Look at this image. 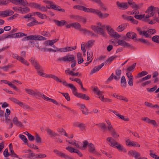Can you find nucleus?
<instances>
[{
  "instance_id": "obj_52",
  "label": "nucleus",
  "mask_w": 159,
  "mask_h": 159,
  "mask_svg": "<svg viewBox=\"0 0 159 159\" xmlns=\"http://www.w3.org/2000/svg\"><path fill=\"white\" fill-rule=\"evenodd\" d=\"M117 57V56L116 55L112 56L109 58L107 60L106 63H107L109 62L111 63L115 58Z\"/></svg>"
},
{
  "instance_id": "obj_61",
  "label": "nucleus",
  "mask_w": 159,
  "mask_h": 159,
  "mask_svg": "<svg viewBox=\"0 0 159 159\" xmlns=\"http://www.w3.org/2000/svg\"><path fill=\"white\" fill-rule=\"evenodd\" d=\"M79 30L80 31L82 32L84 34H88L90 33V31L89 30L85 28L84 29L80 28Z\"/></svg>"
},
{
  "instance_id": "obj_42",
  "label": "nucleus",
  "mask_w": 159,
  "mask_h": 159,
  "mask_svg": "<svg viewBox=\"0 0 159 159\" xmlns=\"http://www.w3.org/2000/svg\"><path fill=\"white\" fill-rule=\"evenodd\" d=\"M149 152V155L155 159H159V156H158L155 153H153L152 150H150Z\"/></svg>"
},
{
  "instance_id": "obj_16",
  "label": "nucleus",
  "mask_w": 159,
  "mask_h": 159,
  "mask_svg": "<svg viewBox=\"0 0 159 159\" xmlns=\"http://www.w3.org/2000/svg\"><path fill=\"white\" fill-rule=\"evenodd\" d=\"M97 15L100 18L104 19L108 17L109 14L107 13H105L103 14L101 11L99 10L98 12H97Z\"/></svg>"
},
{
  "instance_id": "obj_60",
  "label": "nucleus",
  "mask_w": 159,
  "mask_h": 159,
  "mask_svg": "<svg viewBox=\"0 0 159 159\" xmlns=\"http://www.w3.org/2000/svg\"><path fill=\"white\" fill-rule=\"evenodd\" d=\"M75 142V144L74 145H75L77 148L81 149V143L78 141H76Z\"/></svg>"
},
{
  "instance_id": "obj_22",
  "label": "nucleus",
  "mask_w": 159,
  "mask_h": 159,
  "mask_svg": "<svg viewBox=\"0 0 159 159\" xmlns=\"http://www.w3.org/2000/svg\"><path fill=\"white\" fill-rule=\"evenodd\" d=\"M98 9H95L92 8H86L85 7V12L93 13L97 15V12H98Z\"/></svg>"
},
{
  "instance_id": "obj_53",
  "label": "nucleus",
  "mask_w": 159,
  "mask_h": 159,
  "mask_svg": "<svg viewBox=\"0 0 159 159\" xmlns=\"http://www.w3.org/2000/svg\"><path fill=\"white\" fill-rule=\"evenodd\" d=\"M34 35H30L26 37L23 39V41L28 40H34Z\"/></svg>"
},
{
  "instance_id": "obj_54",
  "label": "nucleus",
  "mask_w": 159,
  "mask_h": 159,
  "mask_svg": "<svg viewBox=\"0 0 159 159\" xmlns=\"http://www.w3.org/2000/svg\"><path fill=\"white\" fill-rule=\"evenodd\" d=\"M152 40L154 42L159 43V36L155 35L152 38Z\"/></svg>"
},
{
  "instance_id": "obj_36",
  "label": "nucleus",
  "mask_w": 159,
  "mask_h": 159,
  "mask_svg": "<svg viewBox=\"0 0 159 159\" xmlns=\"http://www.w3.org/2000/svg\"><path fill=\"white\" fill-rule=\"evenodd\" d=\"M39 24H40V23H39L37 20L35 19H34L33 21L28 23L27 25L28 26L31 27L35 25H38Z\"/></svg>"
},
{
  "instance_id": "obj_47",
  "label": "nucleus",
  "mask_w": 159,
  "mask_h": 159,
  "mask_svg": "<svg viewBox=\"0 0 159 159\" xmlns=\"http://www.w3.org/2000/svg\"><path fill=\"white\" fill-rule=\"evenodd\" d=\"M10 0H0V6H4L8 4Z\"/></svg>"
},
{
  "instance_id": "obj_21",
  "label": "nucleus",
  "mask_w": 159,
  "mask_h": 159,
  "mask_svg": "<svg viewBox=\"0 0 159 159\" xmlns=\"http://www.w3.org/2000/svg\"><path fill=\"white\" fill-rule=\"evenodd\" d=\"M54 22L58 26H62L65 25L67 24V22L64 20L59 21L57 20H55Z\"/></svg>"
},
{
  "instance_id": "obj_51",
  "label": "nucleus",
  "mask_w": 159,
  "mask_h": 159,
  "mask_svg": "<svg viewBox=\"0 0 159 159\" xmlns=\"http://www.w3.org/2000/svg\"><path fill=\"white\" fill-rule=\"evenodd\" d=\"M89 143L87 141H85L83 142V145L82 146H81V149L82 150H84L85 149L87 146L89 147Z\"/></svg>"
},
{
  "instance_id": "obj_40",
  "label": "nucleus",
  "mask_w": 159,
  "mask_h": 159,
  "mask_svg": "<svg viewBox=\"0 0 159 159\" xmlns=\"http://www.w3.org/2000/svg\"><path fill=\"white\" fill-rule=\"evenodd\" d=\"M40 4H38L35 2H32L30 4V6L31 7L38 9L40 7Z\"/></svg>"
},
{
  "instance_id": "obj_19",
  "label": "nucleus",
  "mask_w": 159,
  "mask_h": 159,
  "mask_svg": "<svg viewBox=\"0 0 159 159\" xmlns=\"http://www.w3.org/2000/svg\"><path fill=\"white\" fill-rule=\"evenodd\" d=\"M126 37L129 39H134L136 38L137 35L135 33L130 32L127 33L126 34Z\"/></svg>"
},
{
  "instance_id": "obj_26",
  "label": "nucleus",
  "mask_w": 159,
  "mask_h": 159,
  "mask_svg": "<svg viewBox=\"0 0 159 159\" xmlns=\"http://www.w3.org/2000/svg\"><path fill=\"white\" fill-rule=\"evenodd\" d=\"M26 92L28 94L33 96H36L38 95V92H35L33 90L30 89H25Z\"/></svg>"
},
{
  "instance_id": "obj_62",
  "label": "nucleus",
  "mask_w": 159,
  "mask_h": 159,
  "mask_svg": "<svg viewBox=\"0 0 159 159\" xmlns=\"http://www.w3.org/2000/svg\"><path fill=\"white\" fill-rule=\"evenodd\" d=\"M145 17V14L136 15L134 16V17L138 20H141Z\"/></svg>"
},
{
  "instance_id": "obj_3",
  "label": "nucleus",
  "mask_w": 159,
  "mask_h": 159,
  "mask_svg": "<svg viewBox=\"0 0 159 159\" xmlns=\"http://www.w3.org/2000/svg\"><path fill=\"white\" fill-rule=\"evenodd\" d=\"M128 155L134 157L135 159H148L145 157H141L140 153L135 150H130L129 151Z\"/></svg>"
},
{
  "instance_id": "obj_10",
  "label": "nucleus",
  "mask_w": 159,
  "mask_h": 159,
  "mask_svg": "<svg viewBox=\"0 0 159 159\" xmlns=\"http://www.w3.org/2000/svg\"><path fill=\"white\" fill-rule=\"evenodd\" d=\"M94 90L96 94L97 95L96 97L100 98L102 101V100L104 98V95L102 94L104 93L103 92L100 91L97 88H95Z\"/></svg>"
},
{
  "instance_id": "obj_4",
  "label": "nucleus",
  "mask_w": 159,
  "mask_h": 159,
  "mask_svg": "<svg viewBox=\"0 0 159 159\" xmlns=\"http://www.w3.org/2000/svg\"><path fill=\"white\" fill-rule=\"evenodd\" d=\"M116 3L117 7L121 10H126L129 7L128 4L126 2H120L117 1Z\"/></svg>"
},
{
  "instance_id": "obj_29",
  "label": "nucleus",
  "mask_w": 159,
  "mask_h": 159,
  "mask_svg": "<svg viewBox=\"0 0 159 159\" xmlns=\"http://www.w3.org/2000/svg\"><path fill=\"white\" fill-rule=\"evenodd\" d=\"M47 78H52L57 82H62L61 80L60 79H59L57 77L54 75H47Z\"/></svg>"
},
{
  "instance_id": "obj_46",
  "label": "nucleus",
  "mask_w": 159,
  "mask_h": 159,
  "mask_svg": "<svg viewBox=\"0 0 159 159\" xmlns=\"http://www.w3.org/2000/svg\"><path fill=\"white\" fill-rule=\"evenodd\" d=\"M19 136L20 139H21L25 143H27L28 140L25 135L20 134L19 135Z\"/></svg>"
},
{
  "instance_id": "obj_5",
  "label": "nucleus",
  "mask_w": 159,
  "mask_h": 159,
  "mask_svg": "<svg viewBox=\"0 0 159 159\" xmlns=\"http://www.w3.org/2000/svg\"><path fill=\"white\" fill-rule=\"evenodd\" d=\"M58 60L61 61H71L75 60V57L73 55H67L59 58Z\"/></svg>"
},
{
  "instance_id": "obj_41",
  "label": "nucleus",
  "mask_w": 159,
  "mask_h": 159,
  "mask_svg": "<svg viewBox=\"0 0 159 159\" xmlns=\"http://www.w3.org/2000/svg\"><path fill=\"white\" fill-rule=\"evenodd\" d=\"M88 148H89V151L90 152H93L95 151L94 146L92 143H89V144Z\"/></svg>"
},
{
  "instance_id": "obj_33",
  "label": "nucleus",
  "mask_w": 159,
  "mask_h": 159,
  "mask_svg": "<svg viewBox=\"0 0 159 159\" xmlns=\"http://www.w3.org/2000/svg\"><path fill=\"white\" fill-rule=\"evenodd\" d=\"M43 2L49 6V7L47 6H46V7L48 9H51L53 6V5L54 4L52 2L48 0H44L43 1Z\"/></svg>"
},
{
  "instance_id": "obj_6",
  "label": "nucleus",
  "mask_w": 159,
  "mask_h": 159,
  "mask_svg": "<svg viewBox=\"0 0 159 159\" xmlns=\"http://www.w3.org/2000/svg\"><path fill=\"white\" fill-rule=\"evenodd\" d=\"M14 12L10 10L0 11V16L5 17L13 15Z\"/></svg>"
},
{
  "instance_id": "obj_24",
  "label": "nucleus",
  "mask_w": 159,
  "mask_h": 159,
  "mask_svg": "<svg viewBox=\"0 0 159 159\" xmlns=\"http://www.w3.org/2000/svg\"><path fill=\"white\" fill-rule=\"evenodd\" d=\"M30 9L28 7H20V12L22 14H25L30 12Z\"/></svg>"
},
{
  "instance_id": "obj_57",
  "label": "nucleus",
  "mask_w": 159,
  "mask_h": 159,
  "mask_svg": "<svg viewBox=\"0 0 159 159\" xmlns=\"http://www.w3.org/2000/svg\"><path fill=\"white\" fill-rule=\"evenodd\" d=\"M60 93L62 94V95L65 97V98L67 100V101H70V97L68 93Z\"/></svg>"
},
{
  "instance_id": "obj_13",
  "label": "nucleus",
  "mask_w": 159,
  "mask_h": 159,
  "mask_svg": "<svg viewBox=\"0 0 159 159\" xmlns=\"http://www.w3.org/2000/svg\"><path fill=\"white\" fill-rule=\"evenodd\" d=\"M30 61L37 70H39L40 69L41 67L37 61H35L34 59H31L30 60Z\"/></svg>"
},
{
  "instance_id": "obj_1",
  "label": "nucleus",
  "mask_w": 159,
  "mask_h": 159,
  "mask_svg": "<svg viewBox=\"0 0 159 159\" xmlns=\"http://www.w3.org/2000/svg\"><path fill=\"white\" fill-rule=\"evenodd\" d=\"M97 25V26L92 25L91 27V29L95 33L99 34L103 37L106 36L107 34L104 30L106 27L108 34L111 37L116 39H119L121 37L120 34L116 32L111 25H107L106 26L105 25H102L100 22L98 23Z\"/></svg>"
},
{
  "instance_id": "obj_48",
  "label": "nucleus",
  "mask_w": 159,
  "mask_h": 159,
  "mask_svg": "<svg viewBox=\"0 0 159 159\" xmlns=\"http://www.w3.org/2000/svg\"><path fill=\"white\" fill-rule=\"evenodd\" d=\"M73 27L76 29L80 30L81 28V25L78 23H73Z\"/></svg>"
},
{
  "instance_id": "obj_28",
  "label": "nucleus",
  "mask_w": 159,
  "mask_h": 159,
  "mask_svg": "<svg viewBox=\"0 0 159 159\" xmlns=\"http://www.w3.org/2000/svg\"><path fill=\"white\" fill-rule=\"evenodd\" d=\"M77 57L78 64H80L83 62L84 60L81 53L80 52H78L77 54Z\"/></svg>"
},
{
  "instance_id": "obj_45",
  "label": "nucleus",
  "mask_w": 159,
  "mask_h": 159,
  "mask_svg": "<svg viewBox=\"0 0 159 159\" xmlns=\"http://www.w3.org/2000/svg\"><path fill=\"white\" fill-rule=\"evenodd\" d=\"M74 9H76L78 10H82L85 11V7L81 5H75L73 7Z\"/></svg>"
},
{
  "instance_id": "obj_31",
  "label": "nucleus",
  "mask_w": 159,
  "mask_h": 159,
  "mask_svg": "<svg viewBox=\"0 0 159 159\" xmlns=\"http://www.w3.org/2000/svg\"><path fill=\"white\" fill-rule=\"evenodd\" d=\"M121 86L122 87L125 88L126 85V81L125 76H122L121 79Z\"/></svg>"
},
{
  "instance_id": "obj_2",
  "label": "nucleus",
  "mask_w": 159,
  "mask_h": 159,
  "mask_svg": "<svg viewBox=\"0 0 159 159\" xmlns=\"http://www.w3.org/2000/svg\"><path fill=\"white\" fill-rule=\"evenodd\" d=\"M156 8H158V7H154L153 6L149 7L146 11L145 13H147L145 17L146 19H148L150 17L153 16L157 11Z\"/></svg>"
},
{
  "instance_id": "obj_14",
  "label": "nucleus",
  "mask_w": 159,
  "mask_h": 159,
  "mask_svg": "<svg viewBox=\"0 0 159 159\" xmlns=\"http://www.w3.org/2000/svg\"><path fill=\"white\" fill-rule=\"evenodd\" d=\"M107 140L110 143L109 144L111 146L113 147H115V146L117 142H116L114 139L111 137H108L107 139Z\"/></svg>"
},
{
  "instance_id": "obj_30",
  "label": "nucleus",
  "mask_w": 159,
  "mask_h": 159,
  "mask_svg": "<svg viewBox=\"0 0 159 159\" xmlns=\"http://www.w3.org/2000/svg\"><path fill=\"white\" fill-rule=\"evenodd\" d=\"M16 5H20L22 6H26L28 4V2L26 0H18Z\"/></svg>"
},
{
  "instance_id": "obj_27",
  "label": "nucleus",
  "mask_w": 159,
  "mask_h": 159,
  "mask_svg": "<svg viewBox=\"0 0 159 159\" xmlns=\"http://www.w3.org/2000/svg\"><path fill=\"white\" fill-rule=\"evenodd\" d=\"M114 113L117 116L119 117L121 119L127 121H128L129 120V119L128 118H125L123 116L121 115L117 111H114Z\"/></svg>"
},
{
  "instance_id": "obj_11",
  "label": "nucleus",
  "mask_w": 159,
  "mask_h": 159,
  "mask_svg": "<svg viewBox=\"0 0 159 159\" xmlns=\"http://www.w3.org/2000/svg\"><path fill=\"white\" fill-rule=\"evenodd\" d=\"M137 30L140 35L144 36L146 38L150 37L148 30L146 31H142L140 28H137Z\"/></svg>"
},
{
  "instance_id": "obj_63",
  "label": "nucleus",
  "mask_w": 159,
  "mask_h": 159,
  "mask_svg": "<svg viewBox=\"0 0 159 159\" xmlns=\"http://www.w3.org/2000/svg\"><path fill=\"white\" fill-rule=\"evenodd\" d=\"M35 141L37 143H39L41 142V138L39 135L38 134H37L35 136Z\"/></svg>"
},
{
  "instance_id": "obj_58",
  "label": "nucleus",
  "mask_w": 159,
  "mask_h": 159,
  "mask_svg": "<svg viewBox=\"0 0 159 159\" xmlns=\"http://www.w3.org/2000/svg\"><path fill=\"white\" fill-rule=\"evenodd\" d=\"M15 34L16 37L18 38H20L23 36H27V34L23 33H16Z\"/></svg>"
},
{
  "instance_id": "obj_39",
  "label": "nucleus",
  "mask_w": 159,
  "mask_h": 159,
  "mask_svg": "<svg viewBox=\"0 0 159 159\" xmlns=\"http://www.w3.org/2000/svg\"><path fill=\"white\" fill-rule=\"evenodd\" d=\"M122 17L124 19H126L127 20L130 21L131 23L134 19V18L132 16H127L126 15H123Z\"/></svg>"
},
{
  "instance_id": "obj_37",
  "label": "nucleus",
  "mask_w": 159,
  "mask_h": 159,
  "mask_svg": "<svg viewBox=\"0 0 159 159\" xmlns=\"http://www.w3.org/2000/svg\"><path fill=\"white\" fill-rule=\"evenodd\" d=\"M34 40H44L47 39L42 36L39 35H34Z\"/></svg>"
},
{
  "instance_id": "obj_38",
  "label": "nucleus",
  "mask_w": 159,
  "mask_h": 159,
  "mask_svg": "<svg viewBox=\"0 0 159 159\" xmlns=\"http://www.w3.org/2000/svg\"><path fill=\"white\" fill-rule=\"evenodd\" d=\"M18 60L21 63L24 64L27 66H29L30 65L29 63L26 60H25L24 58L20 56L18 59Z\"/></svg>"
},
{
  "instance_id": "obj_50",
  "label": "nucleus",
  "mask_w": 159,
  "mask_h": 159,
  "mask_svg": "<svg viewBox=\"0 0 159 159\" xmlns=\"http://www.w3.org/2000/svg\"><path fill=\"white\" fill-rule=\"evenodd\" d=\"M38 95H40V96L44 100H45L47 101H48L49 100L48 99H50V98L47 97V96H45L44 94L41 93L40 92H38Z\"/></svg>"
},
{
  "instance_id": "obj_12",
  "label": "nucleus",
  "mask_w": 159,
  "mask_h": 159,
  "mask_svg": "<svg viewBox=\"0 0 159 159\" xmlns=\"http://www.w3.org/2000/svg\"><path fill=\"white\" fill-rule=\"evenodd\" d=\"M104 63H102L100 65L94 67L91 70L90 74L92 75L98 71L104 66Z\"/></svg>"
},
{
  "instance_id": "obj_56",
  "label": "nucleus",
  "mask_w": 159,
  "mask_h": 159,
  "mask_svg": "<svg viewBox=\"0 0 159 159\" xmlns=\"http://www.w3.org/2000/svg\"><path fill=\"white\" fill-rule=\"evenodd\" d=\"M58 40V39H56L53 40H48V41L49 42V45L52 46L54 43H56Z\"/></svg>"
},
{
  "instance_id": "obj_18",
  "label": "nucleus",
  "mask_w": 159,
  "mask_h": 159,
  "mask_svg": "<svg viewBox=\"0 0 159 159\" xmlns=\"http://www.w3.org/2000/svg\"><path fill=\"white\" fill-rule=\"evenodd\" d=\"M74 125L75 127H78L80 129L82 130L84 129L86 127L85 125L83 123L78 122H75Z\"/></svg>"
},
{
  "instance_id": "obj_32",
  "label": "nucleus",
  "mask_w": 159,
  "mask_h": 159,
  "mask_svg": "<svg viewBox=\"0 0 159 159\" xmlns=\"http://www.w3.org/2000/svg\"><path fill=\"white\" fill-rule=\"evenodd\" d=\"M70 88L72 90L73 93L76 96L78 94L77 89L73 84H70Z\"/></svg>"
},
{
  "instance_id": "obj_15",
  "label": "nucleus",
  "mask_w": 159,
  "mask_h": 159,
  "mask_svg": "<svg viewBox=\"0 0 159 159\" xmlns=\"http://www.w3.org/2000/svg\"><path fill=\"white\" fill-rule=\"evenodd\" d=\"M114 148H116L120 152H127L126 149L123 146L118 143H117Z\"/></svg>"
},
{
  "instance_id": "obj_64",
  "label": "nucleus",
  "mask_w": 159,
  "mask_h": 159,
  "mask_svg": "<svg viewBox=\"0 0 159 159\" xmlns=\"http://www.w3.org/2000/svg\"><path fill=\"white\" fill-rule=\"evenodd\" d=\"M41 34L45 37H50L51 36L50 34L48 32L43 31L42 32Z\"/></svg>"
},
{
  "instance_id": "obj_9",
  "label": "nucleus",
  "mask_w": 159,
  "mask_h": 159,
  "mask_svg": "<svg viewBox=\"0 0 159 159\" xmlns=\"http://www.w3.org/2000/svg\"><path fill=\"white\" fill-rule=\"evenodd\" d=\"M126 144L127 145L129 146L138 147H139L140 146V144L134 141H131L129 139H128L126 141Z\"/></svg>"
},
{
  "instance_id": "obj_25",
  "label": "nucleus",
  "mask_w": 159,
  "mask_h": 159,
  "mask_svg": "<svg viewBox=\"0 0 159 159\" xmlns=\"http://www.w3.org/2000/svg\"><path fill=\"white\" fill-rule=\"evenodd\" d=\"M12 121L14 124L17 126L21 127L23 125L18 120V118L16 116L13 118Z\"/></svg>"
},
{
  "instance_id": "obj_20",
  "label": "nucleus",
  "mask_w": 159,
  "mask_h": 159,
  "mask_svg": "<svg viewBox=\"0 0 159 159\" xmlns=\"http://www.w3.org/2000/svg\"><path fill=\"white\" fill-rule=\"evenodd\" d=\"M126 27V25L125 24H122L119 25L116 28V30L118 32H121L124 30Z\"/></svg>"
},
{
  "instance_id": "obj_59",
  "label": "nucleus",
  "mask_w": 159,
  "mask_h": 159,
  "mask_svg": "<svg viewBox=\"0 0 159 159\" xmlns=\"http://www.w3.org/2000/svg\"><path fill=\"white\" fill-rule=\"evenodd\" d=\"M10 151L11 152V154H10V156H11V157L15 158L18 157V156L14 152L13 149H11L10 150Z\"/></svg>"
},
{
  "instance_id": "obj_8",
  "label": "nucleus",
  "mask_w": 159,
  "mask_h": 159,
  "mask_svg": "<svg viewBox=\"0 0 159 159\" xmlns=\"http://www.w3.org/2000/svg\"><path fill=\"white\" fill-rule=\"evenodd\" d=\"M118 45L124 48H129L131 47V46L129 43L122 40H118L117 42Z\"/></svg>"
},
{
  "instance_id": "obj_44",
  "label": "nucleus",
  "mask_w": 159,
  "mask_h": 159,
  "mask_svg": "<svg viewBox=\"0 0 159 159\" xmlns=\"http://www.w3.org/2000/svg\"><path fill=\"white\" fill-rule=\"evenodd\" d=\"M94 42V41L93 40H90L85 45L86 48H89L92 46Z\"/></svg>"
},
{
  "instance_id": "obj_35",
  "label": "nucleus",
  "mask_w": 159,
  "mask_h": 159,
  "mask_svg": "<svg viewBox=\"0 0 159 159\" xmlns=\"http://www.w3.org/2000/svg\"><path fill=\"white\" fill-rule=\"evenodd\" d=\"M116 76H114V79L116 80H118L120 78L121 72L120 70H116Z\"/></svg>"
},
{
  "instance_id": "obj_49",
  "label": "nucleus",
  "mask_w": 159,
  "mask_h": 159,
  "mask_svg": "<svg viewBox=\"0 0 159 159\" xmlns=\"http://www.w3.org/2000/svg\"><path fill=\"white\" fill-rule=\"evenodd\" d=\"M148 74V73L145 71H142V72L139 73L136 76L137 78H139L145 75Z\"/></svg>"
},
{
  "instance_id": "obj_23",
  "label": "nucleus",
  "mask_w": 159,
  "mask_h": 159,
  "mask_svg": "<svg viewBox=\"0 0 159 159\" xmlns=\"http://www.w3.org/2000/svg\"><path fill=\"white\" fill-rule=\"evenodd\" d=\"M51 9L63 12L65 11V9L61 8L59 6L56 5L55 4H54L53 5V6Z\"/></svg>"
},
{
  "instance_id": "obj_55",
  "label": "nucleus",
  "mask_w": 159,
  "mask_h": 159,
  "mask_svg": "<svg viewBox=\"0 0 159 159\" xmlns=\"http://www.w3.org/2000/svg\"><path fill=\"white\" fill-rule=\"evenodd\" d=\"M66 150L68 151L70 153H73L75 152V149L74 148H73L71 147L70 146H68L66 148Z\"/></svg>"
},
{
  "instance_id": "obj_34",
  "label": "nucleus",
  "mask_w": 159,
  "mask_h": 159,
  "mask_svg": "<svg viewBox=\"0 0 159 159\" xmlns=\"http://www.w3.org/2000/svg\"><path fill=\"white\" fill-rule=\"evenodd\" d=\"M106 123L107 124V128L108 130L111 132L114 131V129H113L111 123L109 120H106Z\"/></svg>"
},
{
  "instance_id": "obj_43",
  "label": "nucleus",
  "mask_w": 159,
  "mask_h": 159,
  "mask_svg": "<svg viewBox=\"0 0 159 159\" xmlns=\"http://www.w3.org/2000/svg\"><path fill=\"white\" fill-rule=\"evenodd\" d=\"M128 3L130 5L131 7L133 8H139V6L137 5L134 2H132L131 1L129 0L128 1Z\"/></svg>"
},
{
  "instance_id": "obj_7",
  "label": "nucleus",
  "mask_w": 159,
  "mask_h": 159,
  "mask_svg": "<svg viewBox=\"0 0 159 159\" xmlns=\"http://www.w3.org/2000/svg\"><path fill=\"white\" fill-rule=\"evenodd\" d=\"M76 48V46H75L73 47H66L64 48H59L57 50L58 51H59L61 52H67L70 51L75 49Z\"/></svg>"
},
{
  "instance_id": "obj_17",
  "label": "nucleus",
  "mask_w": 159,
  "mask_h": 159,
  "mask_svg": "<svg viewBox=\"0 0 159 159\" xmlns=\"http://www.w3.org/2000/svg\"><path fill=\"white\" fill-rule=\"evenodd\" d=\"M32 14L33 16L37 15L39 18L42 19H46L47 18L46 15L42 14L40 12L38 11L34 12L32 13Z\"/></svg>"
}]
</instances>
